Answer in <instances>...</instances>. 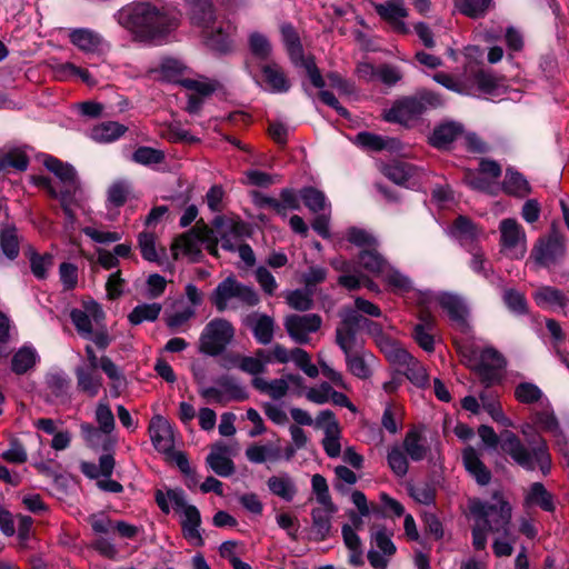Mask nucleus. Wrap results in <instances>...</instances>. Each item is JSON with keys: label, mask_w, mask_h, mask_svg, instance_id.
Masks as SVG:
<instances>
[{"label": "nucleus", "mask_w": 569, "mask_h": 569, "mask_svg": "<svg viewBox=\"0 0 569 569\" xmlns=\"http://www.w3.org/2000/svg\"><path fill=\"white\" fill-rule=\"evenodd\" d=\"M181 17L180 9L171 3L137 2L120 10L119 22L138 38L153 40L176 30Z\"/></svg>", "instance_id": "nucleus-1"}, {"label": "nucleus", "mask_w": 569, "mask_h": 569, "mask_svg": "<svg viewBox=\"0 0 569 569\" xmlns=\"http://www.w3.org/2000/svg\"><path fill=\"white\" fill-rule=\"evenodd\" d=\"M478 435L489 448L500 449L520 467L533 471L539 468L543 475H548L551 469V456L546 440L536 433L529 440L530 448L526 447L519 437L510 430H503L500 436L496 433L492 427L481 425L478 428Z\"/></svg>", "instance_id": "nucleus-2"}, {"label": "nucleus", "mask_w": 569, "mask_h": 569, "mask_svg": "<svg viewBox=\"0 0 569 569\" xmlns=\"http://www.w3.org/2000/svg\"><path fill=\"white\" fill-rule=\"evenodd\" d=\"M470 512L476 518L472 527V546L476 550L486 549L487 532L509 535L511 506L501 493L495 492L491 501H473Z\"/></svg>", "instance_id": "nucleus-3"}, {"label": "nucleus", "mask_w": 569, "mask_h": 569, "mask_svg": "<svg viewBox=\"0 0 569 569\" xmlns=\"http://www.w3.org/2000/svg\"><path fill=\"white\" fill-rule=\"evenodd\" d=\"M443 104L442 97L428 89L418 90L412 96H406L393 101L390 109L383 112V119L391 123L409 127L411 122L431 109Z\"/></svg>", "instance_id": "nucleus-4"}, {"label": "nucleus", "mask_w": 569, "mask_h": 569, "mask_svg": "<svg viewBox=\"0 0 569 569\" xmlns=\"http://www.w3.org/2000/svg\"><path fill=\"white\" fill-rule=\"evenodd\" d=\"M154 500L160 510L168 515L171 501L176 509H183V519L181 528L183 537L196 547H202L204 540L200 533L201 516L196 506L187 505L183 491L181 489H168L164 493L162 490L154 491Z\"/></svg>", "instance_id": "nucleus-5"}, {"label": "nucleus", "mask_w": 569, "mask_h": 569, "mask_svg": "<svg viewBox=\"0 0 569 569\" xmlns=\"http://www.w3.org/2000/svg\"><path fill=\"white\" fill-rule=\"evenodd\" d=\"M566 253L565 236L557 222H552L549 233L538 238L533 244L530 258L537 266L551 269L565 260Z\"/></svg>", "instance_id": "nucleus-6"}, {"label": "nucleus", "mask_w": 569, "mask_h": 569, "mask_svg": "<svg viewBox=\"0 0 569 569\" xmlns=\"http://www.w3.org/2000/svg\"><path fill=\"white\" fill-rule=\"evenodd\" d=\"M234 337V328L230 321L216 318L209 321L199 339V351L216 357L221 355Z\"/></svg>", "instance_id": "nucleus-7"}, {"label": "nucleus", "mask_w": 569, "mask_h": 569, "mask_svg": "<svg viewBox=\"0 0 569 569\" xmlns=\"http://www.w3.org/2000/svg\"><path fill=\"white\" fill-rule=\"evenodd\" d=\"M341 321L336 328V343L348 353L350 349L361 348L357 340V333L362 329V316L353 309H343L340 313Z\"/></svg>", "instance_id": "nucleus-8"}, {"label": "nucleus", "mask_w": 569, "mask_h": 569, "mask_svg": "<svg viewBox=\"0 0 569 569\" xmlns=\"http://www.w3.org/2000/svg\"><path fill=\"white\" fill-rule=\"evenodd\" d=\"M283 325L295 342L306 345L310 340L309 333L317 332L321 328L322 319L317 313L289 315Z\"/></svg>", "instance_id": "nucleus-9"}, {"label": "nucleus", "mask_w": 569, "mask_h": 569, "mask_svg": "<svg viewBox=\"0 0 569 569\" xmlns=\"http://www.w3.org/2000/svg\"><path fill=\"white\" fill-rule=\"evenodd\" d=\"M236 32V27L230 20L222 19L217 23H212L209 28L201 30L202 38L207 47L220 53L230 52L232 49V37Z\"/></svg>", "instance_id": "nucleus-10"}, {"label": "nucleus", "mask_w": 569, "mask_h": 569, "mask_svg": "<svg viewBox=\"0 0 569 569\" xmlns=\"http://www.w3.org/2000/svg\"><path fill=\"white\" fill-rule=\"evenodd\" d=\"M190 23L202 30L218 22L217 9L212 0H184Z\"/></svg>", "instance_id": "nucleus-11"}, {"label": "nucleus", "mask_w": 569, "mask_h": 569, "mask_svg": "<svg viewBox=\"0 0 569 569\" xmlns=\"http://www.w3.org/2000/svg\"><path fill=\"white\" fill-rule=\"evenodd\" d=\"M438 302L460 332L467 335L471 331V326L467 320L468 310L458 296L442 293L439 296Z\"/></svg>", "instance_id": "nucleus-12"}, {"label": "nucleus", "mask_w": 569, "mask_h": 569, "mask_svg": "<svg viewBox=\"0 0 569 569\" xmlns=\"http://www.w3.org/2000/svg\"><path fill=\"white\" fill-rule=\"evenodd\" d=\"M149 433L156 450L162 453L172 452L174 447L173 431L166 418L154 416L149 425Z\"/></svg>", "instance_id": "nucleus-13"}, {"label": "nucleus", "mask_w": 569, "mask_h": 569, "mask_svg": "<svg viewBox=\"0 0 569 569\" xmlns=\"http://www.w3.org/2000/svg\"><path fill=\"white\" fill-rule=\"evenodd\" d=\"M463 133V126L456 121H446L436 126L428 138V143L438 150H449Z\"/></svg>", "instance_id": "nucleus-14"}, {"label": "nucleus", "mask_w": 569, "mask_h": 569, "mask_svg": "<svg viewBox=\"0 0 569 569\" xmlns=\"http://www.w3.org/2000/svg\"><path fill=\"white\" fill-rule=\"evenodd\" d=\"M373 8L377 14L388 22L397 33H409L408 27L402 21L408 16V11L401 2L375 3Z\"/></svg>", "instance_id": "nucleus-15"}, {"label": "nucleus", "mask_w": 569, "mask_h": 569, "mask_svg": "<svg viewBox=\"0 0 569 569\" xmlns=\"http://www.w3.org/2000/svg\"><path fill=\"white\" fill-rule=\"evenodd\" d=\"M260 71L263 77V82L270 91L276 93L289 91L291 82L283 68L277 61L273 60L261 63Z\"/></svg>", "instance_id": "nucleus-16"}, {"label": "nucleus", "mask_w": 569, "mask_h": 569, "mask_svg": "<svg viewBox=\"0 0 569 569\" xmlns=\"http://www.w3.org/2000/svg\"><path fill=\"white\" fill-rule=\"evenodd\" d=\"M74 376L77 379V389L89 398L98 396L102 387V377L98 369L87 367H76Z\"/></svg>", "instance_id": "nucleus-17"}, {"label": "nucleus", "mask_w": 569, "mask_h": 569, "mask_svg": "<svg viewBox=\"0 0 569 569\" xmlns=\"http://www.w3.org/2000/svg\"><path fill=\"white\" fill-rule=\"evenodd\" d=\"M402 450L412 461L423 460L430 451L422 432L417 427L410 428L402 442Z\"/></svg>", "instance_id": "nucleus-18"}, {"label": "nucleus", "mask_w": 569, "mask_h": 569, "mask_svg": "<svg viewBox=\"0 0 569 569\" xmlns=\"http://www.w3.org/2000/svg\"><path fill=\"white\" fill-rule=\"evenodd\" d=\"M227 446L214 445L211 452L206 458V462L210 469L220 477H230L236 471L234 463L229 457H227Z\"/></svg>", "instance_id": "nucleus-19"}, {"label": "nucleus", "mask_w": 569, "mask_h": 569, "mask_svg": "<svg viewBox=\"0 0 569 569\" xmlns=\"http://www.w3.org/2000/svg\"><path fill=\"white\" fill-rule=\"evenodd\" d=\"M466 470L475 478L478 485L487 486L491 480V471L481 461L477 451L469 447L462 453Z\"/></svg>", "instance_id": "nucleus-20"}, {"label": "nucleus", "mask_w": 569, "mask_h": 569, "mask_svg": "<svg viewBox=\"0 0 569 569\" xmlns=\"http://www.w3.org/2000/svg\"><path fill=\"white\" fill-rule=\"evenodd\" d=\"M247 325L260 345L266 346L273 340L276 322L272 317L268 315H259L256 318L249 317Z\"/></svg>", "instance_id": "nucleus-21"}, {"label": "nucleus", "mask_w": 569, "mask_h": 569, "mask_svg": "<svg viewBox=\"0 0 569 569\" xmlns=\"http://www.w3.org/2000/svg\"><path fill=\"white\" fill-rule=\"evenodd\" d=\"M280 31L290 61L298 66L299 61L306 58L299 33L291 23L282 24Z\"/></svg>", "instance_id": "nucleus-22"}, {"label": "nucleus", "mask_w": 569, "mask_h": 569, "mask_svg": "<svg viewBox=\"0 0 569 569\" xmlns=\"http://www.w3.org/2000/svg\"><path fill=\"white\" fill-rule=\"evenodd\" d=\"M239 284L240 282L233 276H230L217 286L210 300L218 311L223 312L228 308V301L237 298Z\"/></svg>", "instance_id": "nucleus-23"}, {"label": "nucleus", "mask_w": 569, "mask_h": 569, "mask_svg": "<svg viewBox=\"0 0 569 569\" xmlns=\"http://www.w3.org/2000/svg\"><path fill=\"white\" fill-rule=\"evenodd\" d=\"M502 190L505 193L517 198H525L531 193V187L528 180L513 168L506 169Z\"/></svg>", "instance_id": "nucleus-24"}, {"label": "nucleus", "mask_w": 569, "mask_h": 569, "mask_svg": "<svg viewBox=\"0 0 569 569\" xmlns=\"http://www.w3.org/2000/svg\"><path fill=\"white\" fill-rule=\"evenodd\" d=\"M128 131V127L116 121H104L96 124L91 131L92 140L100 143H110L122 137Z\"/></svg>", "instance_id": "nucleus-25"}, {"label": "nucleus", "mask_w": 569, "mask_h": 569, "mask_svg": "<svg viewBox=\"0 0 569 569\" xmlns=\"http://www.w3.org/2000/svg\"><path fill=\"white\" fill-rule=\"evenodd\" d=\"M532 298L537 306L546 307H560L565 308L569 305V298L560 290L551 286H542L538 288Z\"/></svg>", "instance_id": "nucleus-26"}, {"label": "nucleus", "mask_w": 569, "mask_h": 569, "mask_svg": "<svg viewBox=\"0 0 569 569\" xmlns=\"http://www.w3.org/2000/svg\"><path fill=\"white\" fill-rule=\"evenodd\" d=\"M46 168L54 173L66 186V189L76 191L78 188L77 172L72 166L49 157L44 160Z\"/></svg>", "instance_id": "nucleus-27"}, {"label": "nucleus", "mask_w": 569, "mask_h": 569, "mask_svg": "<svg viewBox=\"0 0 569 569\" xmlns=\"http://www.w3.org/2000/svg\"><path fill=\"white\" fill-rule=\"evenodd\" d=\"M451 233L461 244H468L479 238L481 230L470 218L459 216L452 222Z\"/></svg>", "instance_id": "nucleus-28"}, {"label": "nucleus", "mask_w": 569, "mask_h": 569, "mask_svg": "<svg viewBox=\"0 0 569 569\" xmlns=\"http://www.w3.org/2000/svg\"><path fill=\"white\" fill-rule=\"evenodd\" d=\"M500 243L505 249H513L520 242H526V234L515 219H503L500 222Z\"/></svg>", "instance_id": "nucleus-29"}, {"label": "nucleus", "mask_w": 569, "mask_h": 569, "mask_svg": "<svg viewBox=\"0 0 569 569\" xmlns=\"http://www.w3.org/2000/svg\"><path fill=\"white\" fill-rule=\"evenodd\" d=\"M358 262L366 271L379 276L389 268L388 261L377 251L376 247L362 249L358 254Z\"/></svg>", "instance_id": "nucleus-30"}, {"label": "nucleus", "mask_w": 569, "mask_h": 569, "mask_svg": "<svg viewBox=\"0 0 569 569\" xmlns=\"http://www.w3.org/2000/svg\"><path fill=\"white\" fill-rule=\"evenodd\" d=\"M70 42L84 52H94L102 43V38L90 29H74L69 34Z\"/></svg>", "instance_id": "nucleus-31"}, {"label": "nucleus", "mask_w": 569, "mask_h": 569, "mask_svg": "<svg viewBox=\"0 0 569 569\" xmlns=\"http://www.w3.org/2000/svg\"><path fill=\"white\" fill-rule=\"evenodd\" d=\"M248 47L251 56L261 63L273 61L272 44L264 34L258 31L250 33L248 38Z\"/></svg>", "instance_id": "nucleus-32"}, {"label": "nucleus", "mask_w": 569, "mask_h": 569, "mask_svg": "<svg viewBox=\"0 0 569 569\" xmlns=\"http://www.w3.org/2000/svg\"><path fill=\"white\" fill-rule=\"evenodd\" d=\"M29 164V157L20 149H11L9 151L0 150V173L10 169L26 171Z\"/></svg>", "instance_id": "nucleus-33"}, {"label": "nucleus", "mask_w": 569, "mask_h": 569, "mask_svg": "<svg viewBox=\"0 0 569 569\" xmlns=\"http://www.w3.org/2000/svg\"><path fill=\"white\" fill-rule=\"evenodd\" d=\"M46 386L51 397L66 402L70 399L71 380L62 373H50L46 378Z\"/></svg>", "instance_id": "nucleus-34"}, {"label": "nucleus", "mask_w": 569, "mask_h": 569, "mask_svg": "<svg viewBox=\"0 0 569 569\" xmlns=\"http://www.w3.org/2000/svg\"><path fill=\"white\" fill-rule=\"evenodd\" d=\"M472 79L478 89L486 94H495L503 87V78L497 76L490 70L478 69L473 72Z\"/></svg>", "instance_id": "nucleus-35"}, {"label": "nucleus", "mask_w": 569, "mask_h": 569, "mask_svg": "<svg viewBox=\"0 0 569 569\" xmlns=\"http://www.w3.org/2000/svg\"><path fill=\"white\" fill-rule=\"evenodd\" d=\"M38 355L31 347L20 348L11 359V370L18 376L24 375L36 366Z\"/></svg>", "instance_id": "nucleus-36"}, {"label": "nucleus", "mask_w": 569, "mask_h": 569, "mask_svg": "<svg viewBox=\"0 0 569 569\" xmlns=\"http://www.w3.org/2000/svg\"><path fill=\"white\" fill-rule=\"evenodd\" d=\"M268 488L284 501H291L297 492L296 486L288 475L272 476L268 479Z\"/></svg>", "instance_id": "nucleus-37"}, {"label": "nucleus", "mask_w": 569, "mask_h": 569, "mask_svg": "<svg viewBox=\"0 0 569 569\" xmlns=\"http://www.w3.org/2000/svg\"><path fill=\"white\" fill-rule=\"evenodd\" d=\"M526 501L530 505L539 506L545 511H553V496L547 491L541 482H535L531 485L530 491L526 497Z\"/></svg>", "instance_id": "nucleus-38"}, {"label": "nucleus", "mask_w": 569, "mask_h": 569, "mask_svg": "<svg viewBox=\"0 0 569 569\" xmlns=\"http://www.w3.org/2000/svg\"><path fill=\"white\" fill-rule=\"evenodd\" d=\"M0 246L2 252L10 260L16 259L19 256L20 246L18 230L14 226H6L0 231Z\"/></svg>", "instance_id": "nucleus-39"}, {"label": "nucleus", "mask_w": 569, "mask_h": 569, "mask_svg": "<svg viewBox=\"0 0 569 569\" xmlns=\"http://www.w3.org/2000/svg\"><path fill=\"white\" fill-rule=\"evenodd\" d=\"M161 309V305L157 302L139 305L129 313L128 320L132 326H138L143 321H156Z\"/></svg>", "instance_id": "nucleus-40"}, {"label": "nucleus", "mask_w": 569, "mask_h": 569, "mask_svg": "<svg viewBox=\"0 0 569 569\" xmlns=\"http://www.w3.org/2000/svg\"><path fill=\"white\" fill-rule=\"evenodd\" d=\"M311 486L317 501L329 512H336L337 507L332 502L326 478L319 473L313 475L311 479Z\"/></svg>", "instance_id": "nucleus-41"}, {"label": "nucleus", "mask_w": 569, "mask_h": 569, "mask_svg": "<svg viewBox=\"0 0 569 569\" xmlns=\"http://www.w3.org/2000/svg\"><path fill=\"white\" fill-rule=\"evenodd\" d=\"M325 507L315 508L311 511L312 528L317 535V540L323 541L330 533L331 529V515Z\"/></svg>", "instance_id": "nucleus-42"}, {"label": "nucleus", "mask_w": 569, "mask_h": 569, "mask_svg": "<svg viewBox=\"0 0 569 569\" xmlns=\"http://www.w3.org/2000/svg\"><path fill=\"white\" fill-rule=\"evenodd\" d=\"M346 362L349 371L360 379H367L370 377L371 371L365 361L363 352L360 348L350 349L348 353H345Z\"/></svg>", "instance_id": "nucleus-43"}, {"label": "nucleus", "mask_w": 569, "mask_h": 569, "mask_svg": "<svg viewBox=\"0 0 569 569\" xmlns=\"http://www.w3.org/2000/svg\"><path fill=\"white\" fill-rule=\"evenodd\" d=\"M383 174L397 184L406 183L413 176V167L403 161H395L383 168Z\"/></svg>", "instance_id": "nucleus-44"}, {"label": "nucleus", "mask_w": 569, "mask_h": 569, "mask_svg": "<svg viewBox=\"0 0 569 569\" xmlns=\"http://www.w3.org/2000/svg\"><path fill=\"white\" fill-rule=\"evenodd\" d=\"M407 457L408 456L405 453V451L398 446L391 447L388 451V466L399 478H402L408 473L409 462Z\"/></svg>", "instance_id": "nucleus-45"}, {"label": "nucleus", "mask_w": 569, "mask_h": 569, "mask_svg": "<svg viewBox=\"0 0 569 569\" xmlns=\"http://www.w3.org/2000/svg\"><path fill=\"white\" fill-rule=\"evenodd\" d=\"M161 137L172 143H187L193 144L199 141L198 138L192 136L188 130L180 127L179 123L168 124L161 132Z\"/></svg>", "instance_id": "nucleus-46"}, {"label": "nucleus", "mask_w": 569, "mask_h": 569, "mask_svg": "<svg viewBox=\"0 0 569 569\" xmlns=\"http://www.w3.org/2000/svg\"><path fill=\"white\" fill-rule=\"evenodd\" d=\"M305 206L312 212L317 213L325 209V193L313 187H305L299 192Z\"/></svg>", "instance_id": "nucleus-47"}, {"label": "nucleus", "mask_w": 569, "mask_h": 569, "mask_svg": "<svg viewBox=\"0 0 569 569\" xmlns=\"http://www.w3.org/2000/svg\"><path fill=\"white\" fill-rule=\"evenodd\" d=\"M492 0H460L457 8L463 16L477 19L483 17Z\"/></svg>", "instance_id": "nucleus-48"}, {"label": "nucleus", "mask_w": 569, "mask_h": 569, "mask_svg": "<svg viewBox=\"0 0 569 569\" xmlns=\"http://www.w3.org/2000/svg\"><path fill=\"white\" fill-rule=\"evenodd\" d=\"M502 299L508 309L513 313L527 315L529 312L528 302L522 292L509 288L503 291Z\"/></svg>", "instance_id": "nucleus-49"}, {"label": "nucleus", "mask_w": 569, "mask_h": 569, "mask_svg": "<svg viewBox=\"0 0 569 569\" xmlns=\"http://www.w3.org/2000/svg\"><path fill=\"white\" fill-rule=\"evenodd\" d=\"M30 268L32 273L38 279L47 278V270L53 264V256L51 253L39 254L33 249H30Z\"/></svg>", "instance_id": "nucleus-50"}, {"label": "nucleus", "mask_w": 569, "mask_h": 569, "mask_svg": "<svg viewBox=\"0 0 569 569\" xmlns=\"http://www.w3.org/2000/svg\"><path fill=\"white\" fill-rule=\"evenodd\" d=\"M199 240L192 236L189 231L180 234L172 243L173 258L177 259L176 249L180 248L188 256L199 257L201 249L199 247Z\"/></svg>", "instance_id": "nucleus-51"}, {"label": "nucleus", "mask_w": 569, "mask_h": 569, "mask_svg": "<svg viewBox=\"0 0 569 569\" xmlns=\"http://www.w3.org/2000/svg\"><path fill=\"white\" fill-rule=\"evenodd\" d=\"M216 383L224 390L230 400L243 401L248 399L246 390L240 387L231 376H221L216 380Z\"/></svg>", "instance_id": "nucleus-52"}, {"label": "nucleus", "mask_w": 569, "mask_h": 569, "mask_svg": "<svg viewBox=\"0 0 569 569\" xmlns=\"http://www.w3.org/2000/svg\"><path fill=\"white\" fill-rule=\"evenodd\" d=\"M99 368H101L107 377L112 380V391L114 392V396H119V388L123 386L124 377L120 373L116 363L109 357L103 356L100 358Z\"/></svg>", "instance_id": "nucleus-53"}, {"label": "nucleus", "mask_w": 569, "mask_h": 569, "mask_svg": "<svg viewBox=\"0 0 569 569\" xmlns=\"http://www.w3.org/2000/svg\"><path fill=\"white\" fill-rule=\"evenodd\" d=\"M164 152L151 147H139L132 154L133 161L140 164H158L164 160Z\"/></svg>", "instance_id": "nucleus-54"}, {"label": "nucleus", "mask_w": 569, "mask_h": 569, "mask_svg": "<svg viewBox=\"0 0 569 569\" xmlns=\"http://www.w3.org/2000/svg\"><path fill=\"white\" fill-rule=\"evenodd\" d=\"M516 399L526 405L538 402L541 397V390L531 382H521L515 389Z\"/></svg>", "instance_id": "nucleus-55"}, {"label": "nucleus", "mask_w": 569, "mask_h": 569, "mask_svg": "<svg viewBox=\"0 0 569 569\" xmlns=\"http://www.w3.org/2000/svg\"><path fill=\"white\" fill-rule=\"evenodd\" d=\"M138 243L143 259L150 262H159V256L156 249V236L153 233L141 232Z\"/></svg>", "instance_id": "nucleus-56"}, {"label": "nucleus", "mask_w": 569, "mask_h": 569, "mask_svg": "<svg viewBox=\"0 0 569 569\" xmlns=\"http://www.w3.org/2000/svg\"><path fill=\"white\" fill-rule=\"evenodd\" d=\"M1 459L9 463H24L28 460V453L24 446L17 438L10 439V448L1 453Z\"/></svg>", "instance_id": "nucleus-57"}, {"label": "nucleus", "mask_w": 569, "mask_h": 569, "mask_svg": "<svg viewBox=\"0 0 569 569\" xmlns=\"http://www.w3.org/2000/svg\"><path fill=\"white\" fill-rule=\"evenodd\" d=\"M347 240L360 248L369 249L377 246L376 238L363 229L351 227L347 231Z\"/></svg>", "instance_id": "nucleus-58"}, {"label": "nucleus", "mask_w": 569, "mask_h": 569, "mask_svg": "<svg viewBox=\"0 0 569 569\" xmlns=\"http://www.w3.org/2000/svg\"><path fill=\"white\" fill-rule=\"evenodd\" d=\"M356 142L363 149L371 151H381L387 148L388 142L378 134L362 131L356 136Z\"/></svg>", "instance_id": "nucleus-59"}, {"label": "nucleus", "mask_w": 569, "mask_h": 569, "mask_svg": "<svg viewBox=\"0 0 569 569\" xmlns=\"http://www.w3.org/2000/svg\"><path fill=\"white\" fill-rule=\"evenodd\" d=\"M70 318L80 336L84 338L91 337L93 333L92 321L86 311L73 309L70 312Z\"/></svg>", "instance_id": "nucleus-60"}, {"label": "nucleus", "mask_w": 569, "mask_h": 569, "mask_svg": "<svg viewBox=\"0 0 569 569\" xmlns=\"http://www.w3.org/2000/svg\"><path fill=\"white\" fill-rule=\"evenodd\" d=\"M435 329L425 328L422 326H413L412 338L418 346L426 352L435 351Z\"/></svg>", "instance_id": "nucleus-61"}, {"label": "nucleus", "mask_w": 569, "mask_h": 569, "mask_svg": "<svg viewBox=\"0 0 569 569\" xmlns=\"http://www.w3.org/2000/svg\"><path fill=\"white\" fill-rule=\"evenodd\" d=\"M130 190L124 181H116L108 189V201L119 208L124 206L128 200Z\"/></svg>", "instance_id": "nucleus-62"}, {"label": "nucleus", "mask_w": 569, "mask_h": 569, "mask_svg": "<svg viewBox=\"0 0 569 569\" xmlns=\"http://www.w3.org/2000/svg\"><path fill=\"white\" fill-rule=\"evenodd\" d=\"M463 182L473 190L488 192L492 182L483 177L480 171L466 169L463 172Z\"/></svg>", "instance_id": "nucleus-63"}, {"label": "nucleus", "mask_w": 569, "mask_h": 569, "mask_svg": "<svg viewBox=\"0 0 569 569\" xmlns=\"http://www.w3.org/2000/svg\"><path fill=\"white\" fill-rule=\"evenodd\" d=\"M403 373L417 387H425L428 383L427 371L416 358L403 368Z\"/></svg>", "instance_id": "nucleus-64"}]
</instances>
